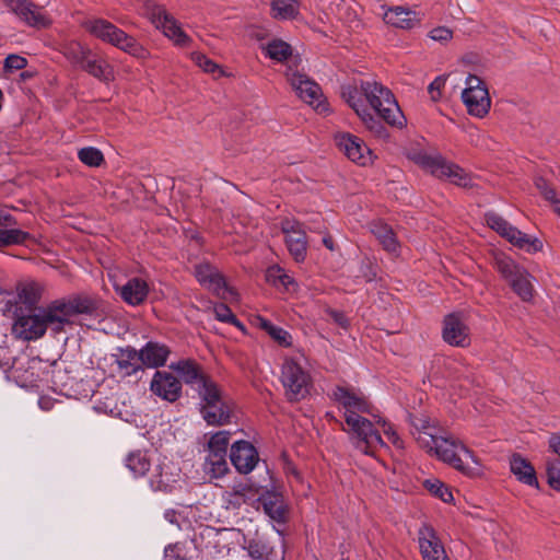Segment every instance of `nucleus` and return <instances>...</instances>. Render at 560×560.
<instances>
[{"mask_svg": "<svg viewBox=\"0 0 560 560\" xmlns=\"http://www.w3.org/2000/svg\"><path fill=\"white\" fill-rule=\"evenodd\" d=\"M332 398L345 409V421L358 450L365 455H374L377 446H385L372 421L360 416V413L371 412V404L361 393L338 385L332 390Z\"/></svg>", "mask_w": 560, "mask_h": 560, "instance_id": "nucleus-1", "label": "nucleus"}, {"mask_svg": "<svg viewBox=\"0 0 560 560\" xmlns=\"http://www.w3.org/2000/svg\"><path fill=\"white\" fill-rule=\"evenodd\" d=\"M44 325L52 337L66 332L67 327L74 325L73 317L88 315L101 317L105 314L104 302L96 296L75 295L69 299H60L50 302L43 307Z\"/></svg>", "mask_w": 560, "mask_h": 560, "instance_id": "nucleus-2", "label": "nucleus"}, {"mask_svg": "<svg viewBox=\"0 0 560 560\" xmlns=\"http://www.w3.org/2000/svg\"><path fill=\"white\" fill-rule=\"evenodd\" d=\"M360 91L386 124L397 128H402L406 125V117L388 88L374 80H361Z\"/></svg>", "mask_w": 560, "mask_h": 560, "instance_id": "nucleus-3", "label": "nucleus"}, {"mask_svg": "<svg viewBox=\"0 0 560 560\" xmlns=\"http://www.w3.org/2000/svg\"><path fill=\"white\" fill-rule=\"evenodd\" d=\"M84 27L91 35L133 57L144 59L149 56V51L138 40L105 19L89 20Z\"/></svg>", "mask_w": 560, "mask_h": 560, "instance_id": "nucleus-4", "label": "nucleus"}, {"mask_svg": "<svg viewBox=\"0 0 560 560\" xmlns=\"http://www.w3.org/2000/svg\"><path fill=\"white\" fill-rule=\"evenodd\" d=\"M438 443L433 454L436 455L440 460L448 464L464 475L472 476L475 474V468L468 465L467 459L478 465L477 458L460 441L442 436L438 439Z\"/></svg>", "mask_w": 560, "mask_h": 560, "instance_id": "nucleus-5", "label": "nucleus"}, {"mask_svg": "<svg viewBox=\"0 0 560 560\" xmlns=\"http://www.w3.org/2000/svg\"><path fill=\"white\" fill-rule=\"evenodd\" d=\"M485 220L490 229L506 238L517 248L524 249L529 254L542 250L544 245L539 238L530 237L526 233H523L498 213L489 211L485 214Z\"/></svg>", "mask_w": 560, "mask_h": 560, "instance_id": "nucleus-6", "label": "nucleus"}, {"mask_svg": "<svg viewBox=\"0 0 560 560\" xmlns=\"http://www.w3.org/2000/svg\"><path fill=\"white\" fill-rule=\"evenodd\" d=\"M281 382L289 401H299L310 393L311 377L300 364L285 360L281 370Z\"/></svg>", "mask_w": 560, "mask_h": 560, "instance_id": "nucleus-7", "label": "nucleus"}, {"mask_svg": "<svg viewBox=\"0 0 560 560\" xmlns=\"http://www.w3.org/2000/svg\"><path fill=\"white\" fill-rule=\"evenodd\" d=\"M466 85L462 93V100L468 113L478 118L485 117L491 106L486 84L479 77L469 74L466 79Z\"/></svg>", "mask_w": 560, "mask_h": 560, "instance_id": "nucleus-8", "label": "nucleus"}, {"mask_svg": "<svg viewBox=\"0 0 560 560\" xmlns=\"http://www.w3.org/2000/svg\"><path fill=\"white\" fill-rule=\"evenodd\" d=\"M43 307L36 311L14 310L12 331L16 338L31 341L42 338L46 334Z\"/></svg>", "mask_w": 560, "mask_h": 560, "instance_id": "nucleus-9", "label": "nucleus"}, {"mask_svg": "<svg viewBox=\"0 0 560 560\" xmlns=\"http://www.w3.org/2000/svg\"><path fill=\"white\" fill-rule=\"evenodd\" d=\"M0 368L3 371H10L12 377L21 387H38V382L42 381V361L38 359H27L25 363L20 361L8 360L0 361Z\"/></svg>", "mask_w": 560, "mask_h": 560, "instance_id": "nucleus-10", "label": "nucleus"}, {"mask_svg": "<svg viewBox=\"0 0 560 560\" xmlns=\"http://www.w3.org/2000/svg\"><path fill=\"white\" fill-rule=\"evenodd\" d=\"M337 147L352 162L365 166L373 162L375 155L365 142L349 132H341L335 136Z\"/></svg>", "mask_w": 560, "mask_h": 560, "instance_id": "nucleus-11", "label": "nucleus"}, {"mask_svg": "<svg viewBox=\"0 0 560 560\" xmlns=\"http://www.w3.org/2000/svg\"><path fill=\"white\" fill-rule=\"evenodd\" d=\"M289 80L301 100L314 106L319 113L328 110V104L320 101L323 96L322 89L315 81L300 72L292 73Z\"/></svg>", "mask_w": 560, "mask_h": 560, "instance_id": "nucleus-12", "label": "nucleus"}, {"mask_svg": "<svg viewBox=\"0 0 560 560\" xmlns=\"http://www.w3.org/2000/svg\"><path fill=\"white\" fill-rule=\"evenodd\" d=\"M182 382L173 373L158 370L151 380L150 390L168 402H175L182 397Z\"/></svg>", "mask_w": 560, "mask_h": 560, "instance_id": "nucleus-13", "label": "nucleus"}, {"mask_svg": "<svg viewBox=\"0 0 560 560\" xmlns=\"http://www.w3.org/2000/svg\"><path fill=\"white\" fill-rule=\"evenodd\" d=\"M287 247L296 262H303L307 255L306 233L298 221H285L281 226Z\"/></svg>", "mask_w": 560, "mask_h": 560, "instance_id": "nucleus-14", "label": "nucleus"}, {"mask_svg": "<svg viewBox=\"0 0 560 560\" xmlns=\"http://www.w3.org/2000/svg\"><path fill=\"white\" fill-rule=\"evenodd\" d=\"M5 3L28 26L42 28L50 23V20L43 13L42 8L31 0H5Z\"/></svg>", "mask_w": 560, "mask_h": 560, "instance_id": "nucleus-15", "label": "nucleus"}, {"mask_svg": "<svg viewBox=\"0 0 560 560\" xmlns=\"http://www.w3.org/2000/svg\"><path fill=\"white\" fill-rule=\"evenodd\" d=\"M230 459L238 472L248 474L257 465L259 456L250 442L241 440L232 444Z\"/></svg>", "mask_w": 560, "mask_h": 560, "instance_id": "nucleus-16", "label": "nucleus"}, {"mask_svg": "<svg viewBox=\"0 0 560 560\" xmlns=\"http://www.w3.org/2000/svg\"><path fill=\"white\" fill-rule=\"evenodd\" d=\"M443 340L454 347H467L469 345V328L466 326L459 314L452 313L444 317Z\"/></svg>", "mask_w": 560, "mask_h": 560, "instance_id": "nucleus-17", "label": "nucleus"}, {"mask_svg": "<svg viewBox=\"0 0 560 560\" xmlns=\"http://www.w3.org/2000/svg\"><path fill=\"white\" fill-rule=\"evenodd\" d=\"M198 282L212 291L218 296H224L228 285L224 277L209 262H201L195 266L194 271Z\"/></svg>", "mask_w": 560, "mask_h": 560, "instance_id": "nucleus-18", "label": "nucleus"}, {"mask_svg": "<svg viewBox=\"0 0 560 560\" xmlns=\"http://www.w3.org/2000/svg\"><path fill=\"white\" fill-rule=\"evenodd\" d=\"M114 289L121 300L131 306H138L144 303L149 294L147 281L138 277L129 279L122 285L115 284Z\"/></svg>", "mask_w": 560, "mask_h": 560, "instance_id": "nucleus-19", "label": "nucleus"}, {"mask_svg": "<svg viewBox=\"0 0 560 560\" xmlns=\"http://www.w3.org/2000/svg\"><path fill=\"white\" fill-rule=\"evenodd\" d=\"M117 365L118 372L124 376H132L143 371L140 351L131 346L118 347L112 354Z\"/></svg>", "mask_w": 560, "mask_h": 560, "instance_id": "nucleus-20", "label": "nucleus"}, {"mask_svg": "<svg viewBox=\"0 0 560 560\" xmlns=\"http://www.w3.org/2000/svg\"><path fill=\"white\" fill-rule=\"evenodd\" d=\"M419 548L423 560H447L444 547L434 529L423 526L419 530Z\"/></svg>", "mask_w": 560, "mask_h": 560, "instance_id": "nucleus-21", "label": "nucleus"}, {"mask_svg": "<svg viewBox=\"0 0 560 560\" xmlns=\"http://www.w3.org/2000/svg\"><path fill=\"white\" fill-rule=\"evenodd\" d=\"M154 21L158 27H161L163 33L171 38L175 45L185 47L190 43V37L182 30L175 18L166 10L159 9L154 13Z\"/></svg>", "mask_w": 560, "mask_h": 560, "instance_id": "nucleus-22", "label": "nucleus"}, {"mask_svg": "<svg viewBox=\"0 0 560 560\" xmlns=\"http://www.w3.org/2000/svg\"><path fill=\"white\" fill-rule=\"evenodd\" d=\"M170 369L177 372L182 380L191 387L198 389L210 377L205 374L200 365L192 359H184L173 362Z\"/></svg>", "mask_w": 560, "mask_h": 560, "instance_id": "nucleus-23", "label": "nucleus"}, {"mask_svg": "<svg viewBox=\"0 0 560 560\" xmlns=\"http://www.w3.org/2000/svg\"><path fill=\"white\" fill-rule=\"evenodd\" d=\"M257 501L260 502L265 513L277 523H285L288 517V505L281 493L273 491H265Z\"/></svg>", "mask_w": 560, "mask_h": 560, "instance_id": "nucleus-24", "label": "nucleus"}, {"mask_svg": "<svg viewBox=\"0 0 560 560\" xmlns=\"http://www.w3.org/2000/svg\"><path fill=\"white\" fill-rule=\"evenodd\" d=\"M139 351L143 369H159L164 366L171 354V349L166 345L158 341H148Z\"/></svg>", "mask_w": 560, "mask_h": 560, "instance_id": "nucleus-25", "label": "nucleus"}, {"mask_svg": "<svg viewBox=\"0 0 560 560\" xmlns=\"http://www.w3.org/2000/svg\"><path fill=\"white\" fill-rule=\"evenodd\" d=\"M234 404L232 399L202 405L201 415L205 421L210 425H224L231 423Z\"/></svg>", "mask_w": 560, "mask_h": 560, "instance_id": "nucleus-26", "label": "nucleus"}, {"mask_svg": "<svg viewBox=\"0 0 560 560\" xmlns=\"http://www.w3.org/2000/svg\"><path fill=\"white\" fill-rule=\"evenodd\" d=\"M510 469L520 482L535 488L539 487L534 466L521 454L515 453L511 456Z\"/></svg>", "mask_w": 560, "mask_h": 560, "instance_id": "nucleus-27", "label": "nucleus"}, {"mask_svg": "<svg viewBox=\"0 0 560 560\" xmlns=\"http://www.w3.org/2000/svg\"><path fill=\"white\" fill-rule=\"evenodd\" d=\"M80 69L102 82H110L115 78L113 67L103 57L93 51Z\"/></svg>", "mask_w": 560, "mask_h": 560, "instance_id": "nucleus-28", "label": "nucleus"}, {"mask_svg": "<svg viewBox=\"0 0 560 560\" xmlns=\"http://www.w3.org/2000/svg\"><path fill=\"white\" fill-rule=\"evenodd\" d=\"M383 20L386 24L402 30H411L419 22L416 18V12L402 7L389 8L383 14Z\"/></svg>", "mask_w": 560, "mask_h": 560, "instance_id": "nucleus-29", "label": "nucleus"}, {"mask_svg": "<svg viewBox=\"0 0 560 560\" xmlns=\"http://www.w3.org/2000/svg\"><path fill=\"white\" fill-rule=\"evenodd\" d=\"M256 491L247 483L234 485L231 491L225 493L228 508L240 509L243 504L256 500Z\"/></svg>", "mask_w": 560, "mask_h": 560, "instance_id": "nucleus-30", "label": "nucleus"}, {"mask_svg": "<svg viewBox=\"0 0 560 560\" xmlns=\"http://www.w3.org/2000/svg\"><path fill=\"white\" fill-rule=\"evenodd\" d=\"M40 300L39 290L35 284H25L18 291L15 310L36 311Z\"/></svg>", "mask_w": 560, "mask_h": 560, "instance_id": "nucleus-31", "label": "nucleus"}, {"mask_svg": "<svg viewBox=\"0 0 560 560\" xmlns=\"http://www.w3.org/2000/svg\"><path fill=\"white\" fill-rule=\"evenodd\" d=\"M170 467L166 465H156L154 472L150 477V487L154 491H172L176 482L175 476L168 471Z\"/></svg>", "mask_w": 560, "mask_h": 560, "instance_id": "nucleus-32", "label": "nucleus"}, {"mask_svg": "<svg viewBox=\"0 0 560 560\" xmlns=\"http://www.w3.org/2000/svg\"><path fill=\"white\" fill-rule=\"evenodd\" d=\"M372 233L375 235L385 250L388 253H397L399 248V242L393 229L388 224L383 222L373 224Z\"/></svg>", "mask_w": 560, "mask_h": 560, "instance_id": "nucleus-33", "label": "nucleus"}, {"mask_svg": "<svg viewBox=\"0 0 560 560\" xmlns=\"http://www.w3.org/2000/svg\"><path fill=\"white\" fill-rule=\"evenodd\" d=\"M203 470L211 478H221L229 471L226 454L213 453L208 451L206 456Z\"/></svg>", "mask_w": 560, "mask_h": 560, "instance_id": "nucleus-34", "label": "nucleus"}, {"mask_svg": "<svg viewBox=\"0 0 560 560\" xmlns=\"http://www.w3.org/2000/svg\"><path fill=\"white\" fill-rule=\"evenodd\" d=\"M126 466L135 477H142L150 470L151 460L147 452L136 451L126 457Z\"/></svg>", "mask_w": 560, "mask_h": 560, "instance_id": "nucleus-35", "label": "nucleus"}, {"mask_svg": "<svg viewBox=\"0 0 560 560\" xmlns=\"http://www.w3.org/2000/svg\"><path fill=\"white\" fill-rule=\"evenodd\" d=\"M509 284L512 290L524 301L529 302L533 299L534 288L530 282V275L526 269L521 270V272L513 278Z\"/></svg>", "mask_w": 560, "mask_h": 560, "instance_id": "nucleus-36", "label": "nucleus"}, {"mask_svg": "<svg viewBox=\"0 0 560 560\" xmlns=\"http://www.w3.org/2000/svg\"><path fill=\"white\" fill-rule=\"evenodd\" d=\"M298 0H272L271 15L278 20H292L299 14Z\"/></svg>", "mask_w": 560, "mask_h": 560, "instance_id": "nucleus-37", "label": "nucleus"}, {"mask_svg": "<svg viewBox=\"0 0 560 560\" xmlns=\"http://www.w3.org/2000/svg\"><path fill=\"white\" fill-rule=\"evenodd\" d=\"M257 325L264 329L275 341L282 347H290L292 345L291 335L283 328L273 325L270 320L258 316Z\"/></svg>", "mask_w": 560, "mask_h": 560, "instance_id": "nucleus-38", "label": "nucleus"}, {"mask_svg": "<svg viewBox=\"0 0 560 560\" xmlns=\"http://www.w3.org/2000/svg\"><path fill=\"white\" fill-rule=\"evenodd\" d=\"M202 405H211L230 399L223 394L218 384L209 377L198 389Z\"/></svg>", "mask_w": 560, "mask_h": 560, "instance_id": "nucleus-39", "label": "nucleus"}, {"mask_svg": "<svg viewBox=\"0 0 560 560\" xmlns=\"http://www.w3.org/2000/svg\"><path fill=\"white\" fill-rule=\"evenodd\" d=\"M448 178L453 184L468 187L470 186V177L468 174L458 165L445 161L444 165H442L441 176L439 178Z\"/></svg>", "mask_w": 560, "mask_h": 560, "instance_id": "nucleus-40", "label": "nucleus"}, {"mask_svg": "<svg viewBox=\"0 0 560 560\" xmlns=\"http://www.w3.org/2000/svg\"><path fill=\"white\" fill-rule=\"evenodd\" d=\"M494 266L498 272L510 282L513 278H515L521 270L525 268L517 265L512 258L500 254L494 257Z\"/></svg>", "mask_w": 560, "mask_h": 560, "instance_id": "nucleus-41", "label": "nucleus"}, {"mask_svg": "<svg viewBox=\"0 0 560 560\" xmlns=\"http://www.w3.org/2000/svg\"><path fill=\"white\" fill-rule=\"evenodd\" d=\"M358 116L366 129L375 137L380 139H387L389 137L388 130L381 121V117L378 115L374 116L369 109H361V114Z\"/></svg>", "mask_w": 560, "mask_h": 560, "instance_id": "nucleus-42", "label": "nucleus"}, {"mask_svg": "<svg viewBox=\"0 0 560 560\" xmlns=\"http://www.w3.org/2000/svg\"><path fill=\"white\" fill-rule=\"evenodd\" d=\"M264 49L266 50V56L278 62L288 60L292 55L291 46L281 39L269 42Z\"/></svg>", "mask_w": 560, "mask_h": 560, "instance_id": "nucleus-43", "label": "nucleus"}, {"mask_svg": "<svg viewBox=\"0 0 560 560\" xmlns=\"http://www.w3.org/2000/svg\"><path fill=\"white\" fill-rule=\"evenodd\" d=\"M446 159H444L441 154L430 155V154H419L416 159V162L422 166L423 168L430 171V173L436 177L441 176L442 165H444Z\"/></svg>", "mask_w": 560, "mask_h": 560, "instance_id": "nucleus-44", "label": "nucleus"}, {"mask_svg": "<svg viewBox=\"0 0 560 560\" xmlns=\"http://www.w3.org/2000/svg\"><path fill=\"white\" fill-rule=\"evenodd\" d=\"M92 50L79 43L70 44L66 49L67 59L74 66L81 68L91 55Z\"/></svg>", "mask_w": 560, "mask_h": 560, "instance_id": "nucleus-45", "label": "nucleus"}, {"mask_svg": "<svg viewBox=\"0 0 560 560\" xmlns=\"http://www.w3.org/2000/svg\"><path fill=\"white\" fill-rule=\"evenodd\" d=\"M30 238V233L19 229H0V247L24 244Z\"/></svg>", "mask_w": 560, "mask_h": 560, "instance_id": "nucleus-46", "label": "nucleus"}, {"mask_svg": "<svg viewBox=\"0 0 560 560\" xmlns=\"http://www.w3.org/2000/svg\"><path fill=\"white\" fill-rule=\"evenodd\" d=\"M341 97L355 112L357 115L361 114V109H368L361 100L358 88L354 85H343L341 88Z\"/></svg>", "mask_w": 560, "mask_h": 560, "instance_id": "nucleus-47", "label": "nucleus"}, {"mask_svg": "<svg viewBox=\"0 0 560 560\" xmlns=\"http://www.w3.org/2000/svg\"><path fill=\"white\" fill-rule=\"evenodd\" d=\"M423 486L430 493L445 503L453 500V494L450 488L439 479H427L424 480Z\"/></svg>", "mask_w": 560, "mask_h": 560, "instance_id": "nucleus-48", "label": "nucleus"}, {"mask_svg": "<svg viewBox=\"0 0 560 560\" xmlns=\"http://www.w3.org/2000/svg\"><path fill=\"white\" fill-rule=\"evenodd\" d=\"M79 160L90 166V167H98L104 162V155L101 150L94 147H85L79 150L78 152Z\"/></svg>", "mask_w": 560, "mask_h": 560, "instance_id": "nucleus-49", "label": "nucleus"}, {"mask_svg": "<svg viewBox=\"0 0 560 560\" xmlns=\"http://www.w3.org/2000/svg\"><path fill=\"white\" fill-rule=\"evenodd\" d=\"M213 312H214L215 318L218 320H220L222 323L231 324V325L240 328L241 330H245L244 324L237 319V317L233 314V312L226 304H224V303L215 304L213 307Z\"/></svg>", "mask_w": 560, "mask_h": 560, "instance_id": "nucleus-50", "label": "nucleus"}, {"mask_svg": "<svg viewBox=\"0 0 560 560\" xmlns=\"http://www.w3.org/2000/svg\"><path fill=\"white\" fill-rule=\"evenodd\" d=\"M231 433L229 431H219L214 433L208 442V451L213 453L228 454Z\"/></svg>", "mask_w": 560, "mask_h": 560, "instance_id": "nucleus-51", "label": "nucleus"}, {"mask_svg": "<svg viewBox=\"0 0 560 560\" xmlns=\"http://www.w3.org/2000/svg\"><path fill=\"white\" fill-rule=\"evenodd\" d=\"M186 548V542L170 544L164 549V557L166 560H188L191 556H188Z\"/></svg>", "mask_w": 560, "mask_h": 560, "instance_id": "nucleus-52", "label": "nucleus"}, {"mask_svg": "<svg viewBox=\"0 0 560 560\" xmlns=\"http://www.w3.org/2000/svg\"><path fill=\"white\" fill-rule=\"evenodd\" d=\"M546 471L548 485L560 492V460H548Z\"/></svg>", "mask_w": 560, "mask_h": 560, "instance_id": "nucleus-53", "label": "nucleus"}, {"mask_svg": "<svg viewBox=\"0 0 560 560\" xmlns=\"http://www.w3.org/2000/svg\"><path fill=\"white\" fill-rule=\"evenodd\" d=\"M534 185L545 200L551 202L557 198L555 187L548 183V180L541 176H537L534 179Z\"/></svg>", "mask_w": 560, "mask_h": 560, "instance_id": "nucleus-54", "label": "nucleus"}, {"mask_svg": "<svg viewBox=\"0 0 560 560\" xmlns=\"http://www.w3.org/2000/svg\"><path fill=\"white\" fill-rule=\"evenodd\" d=\"M416 436V441L420 447L424 448L428 453H434L438 446V439L442 436L434 435L428 431L419 432Z\"/></svg>", "mask_w": 560, "mask_h": 560, "instance_id": "nucleus-55", "label": "nucleus"}, {"mask_svg": "<svg viewBox=\"0 0 560 560\" xmlns=\"http://www.w3.org/2000/svg\"><path fill=\"white\" fill-rule=\"evenodd\" d=\"M192 59L198 67H200L207 73H215L217 71L220 74L223 73L218 63L209 59L206 55L196 52L192 55Z\"/></svg>", "mask_w": 560, "mask_h": 560, "instance_id": "nucleus-56", "label": "nucleus"}, {"mask_svg": "<svg viewBox=\"0 0 560 560\" xmlns=\"http://www.w3.org/2000/svg\"><path fill=\"white\" fill-rule=\"evenodd\" d=\"M377 423L382 424L384 434L388 438L390 443H393L397 448H404V441L400 439L390 423L382 418H378Z\"/></svg>", "mask_w": 560, "mask_h": 560, "instance_id": "nucleus-57", "label": "nucleus"}, {"mask_svg": "<svg viewBox=\"0 0 560 560\" xmlns=\"http://www.w3.org/2000/svg\"><path fill=\"white\" fill-rule=\"evenodd\" d=\"M429 37L435 42L445 44L453 38V31L446 26H438L430 31Z\"/></svg>", "mask_w": 560, "mask_h": 560, "instance_id": "nucleus-58", "label": "nucleus"}, {"mask_svg": "<svg viewBox=\"0 0 560 560\" xmlns=\"http://www.w3.org/2000/svg\"><path fill=\"white\" fill-rule=\"evenodd\" d=\"M27 66V60L19 55H9L4 59V70L5 71H14V70H22Z\"/></svg>", "mask_w": 560, "mask_h": 560, "instance_id": "nucleus-59", "label": "nucleus"}, {"mask_svg": "<svg viewBox=\"0 0 560 560\" xmlns=\"http://www.w3.org/2000/svg\"><path fill=\"white\" fill-rule=\"evenodd\" d=\"M445 85V79L443 77H436L428 86V92L431 95L432 101L436 102L442 96V89Z\"/></svg>", "mask_w": 560, "mask_h": 560, "instance_id": "nucleus-60", "label": "nucleus"}, {"mask_svg": "<svg viewBox=\"0 0 560 560\" xmlns=\"http://www.w3.org/2000/svg\"><path fill=\"white\" fill-rule=\"evenodd\" d=\"M409 419L410 424L413 428V430L411 431L413 435L418 434L419 432L427 431L430 428V421L429 418L427 417H416L410 415Z\"/></svg>", "mask_w": 560, "mask_h": 560, "instance_id": "nucleus-61", "label": "nucleus"}, {"mask_svg": "<svg viewBox=\"0 0 560 560\" xmlns=\"http://www.w3.org/2000/svg\"><path fill=\"white\" fill-rule=\"evenodd\" d=\"M360 276L366 281L372 282L376 278V270L373 267L372 262L366 259L361 262L360 266Z\"/></svg>", "mask_w": 560, "mask_h": 560, "instance_id": "nucleus-62", "label": "nucleus"}, {"mask_svg": "<svg viewBox=\"0 0 560 560\" xmlns=\"http://www.w3.org/2000/svg\"><path fill=\"white\" fill-rule=\"evenodd\" d=\"M282 271H283V269L278 265L270 266L266 270V275H265L266 281L272 285H276V287L279 285V281H280Z\"/></svg>", "mask_w": 560, "mask_h": 560, "instance_id": "nucleus-63", "label": "nucleus"}, {"mask_svg": "<svg viewBox=\"0 0 560 560\" xmlns=\"http://www.w3.org/2000/svg\"><path fill=\"white\" fill-rule=\"evenodd\" d=\"M265 549V545L260 541H252L248 546V553L254 560H264Z\"/></svg>", "mask_w": 560, "mask_h": 560, "instance_id": "nucleus-64", "label": "nucleus"}]
</instances>
